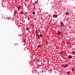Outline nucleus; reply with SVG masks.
<instances>
[{"label":"nucleus","instance_id":"nucleus-1","mask_svg":"<svg viewBox=\"0 0 75 75\" xmlns=\"http://www.w3.org/2000/svg\"><path fill=\"white\" fill-rule=\"evenodd\" d=\"M60 24L61 25H62V26H64V23H63V22H60Z\"/></svg>","mask_w":75,"mask_h":75},{"label":"nucleus","instance_id":"nucleus-2","mask_svg":"<svg viewBox=\"0 0 75 75\" xmlns=\"http://www.w3.org/2000/svg\"><path fill=\"white\" fill-rule=\"evenodd\" d=\"M53 17H57V15H55V14H54L53 15Z\"/></svg>","mask_w":75,"mask_h":75},{"label":"nucleus","instance_id":"nucleus-3","mask_svg":"<svg viewBox=\"0 0 75 75\" xmlns=\"http://www.w3.org/2000/svg\"><path fill=\"white\" fill-rule=\"evenodd\" d=\"M60 33H61V32H60V31L58 32L57 34V35H59V34H60Z\"/></svg>","mask_w":75,"mask_h":75},{"label":"nucleus","instance_id":"nucleus-4","mask_svg":"<svg viewBox=\"0 0 75 75\" xmlns=\"http://www.w3.org/2000/svg\"><path fill=\"white\" fill-rule=\"evenodd\" d=\"M38 36V38H40V35L38 34H36Z\"/></svg>","mask_w":75,"mask_h":75},{"label":"nucleus","instance_id":"nucleus-5","mask_svg":"<svg viewBox=\"0 0 75 75\" xmlns=\"http://www.w3.org/2000/svg\"><path fill=\"white\" fill-rule=\"evenodd\" d=\"M71 54H73V55H75V52H73Z\"/></svg>","mask_w":75,"mask_h":75},{"label":"nucleus","instance_id":"nucleus-6","mask_svg":"<svg viewBox=\"0 0 75 75\" xmlns=\"http://www.w3.org/2000/svg\"><path fill=\"white\" fill-rule=\"evenodd\" d=\"M64 66L65 67H68V65L67 64H65L64 65Z\"/></svg>","mask_w":75,"mask_h":75},{"label":"nucleus","instance_id":"nucleus-7","mask_svg":"<svg viewBox=\"0 0 75 75\" xmlns=\"http://www.w3.org/2000/svg\"><path fill=\"white\" fill-rule=\"evenodd\" d=\"M71 57H71V56L68 57V58H69V59H71Z\"/></svg>","mask_w":75,"mask_h":75},{"label":"nucleus","instance_id":"nucleus-8","mask_svg":"<svg viewBox=\"0 0 75 75\" xmlns=\"http://www.w3.org/2000/svg\"><path fill=\"white\" fill-rule=\"evenodd\" d=\"M67 74H68V75H69V74H70V72L69 71L67 72Z\"/></svg>","mask_w":75,"mask_h":75},{"label":"nucleus","instance_id":"nucleus-9","mask_svg":"<svg viewBox=\"0 0 75 75\" xmlns=\"http://www.w3.org/2000/svg\"><path fill=\"white\" fill-rule=\"evenodd\" d=\"M38 47H41V45H39L38 46Z\"/></svg>","mask_w":75,"mask_h":75},{"label":"nucleus","instance_id":"nucleus-10","mask_svg":"<svg viewBox=\"0 0 75 75\" xmlns=\"http://www.w3.org/2000/svg\"><path fill=\"white\" fill-rule=\"evenodd\" d=\"M67 43L69 44H70V42H69V41H68L67 42Z\"/></svg>","mask_w":75,"mask_h":75},{"label":"nucleus","instance_id":"nucleus-11","mask_svg":"<svg viewBox=\"0 0 75 75\" xmlns=\"http://www.w3.org/2000/svg\"><path fill=\"white\" fill-rule=\"evenodd\" d=\"M38 0L37 1H35V3H38Z\"/></svg>","mask_w":75,"mask_h":75},{"label":"nucleus","instance_id":"nucleus-12","mask_svg":"<svg viewBox=\"0 0 75 75\" xmlns=\"http://www.w3.org/2000/svg\"><path fill=\"white\" fill-rule=\"evenodd\" d=\"M40 37H42V34H41L40 35Z\"/></svg>","mask_w":75,"mask_h":75},{"label":"nucleus","instance_id":"nucleus-13","mask_svg":"<svg viewBox=\"0 0 75 75\" xmlns=\"http://www.w3.org/2000/svg\"><path fill=\"white\" fill-rule=\"evenodd\" d=\"M69 14V13L68 12H67L66 13V15H68Z\"/></svg>","mask_w":75,"mask_h":75},{"label":"nucleus","instance_id":"nucleus-14","mask_svg":"<svg viewBox=\"0 0 75 75\" xmlns=\"http://www.w3.org/2000/svg\"><path fill=\"white\" fill-rule=\"evenodd\" d=\"M32 13L33 14H35V12H32Z\"/></svg>","mask_w":75,"mask_h":75},{"label":"nucleus","instance_id":"nucleus-15","mask_svg":"<svg viewBox=\"0 0 75 75\" xmlns=\"http://www.w3.org/2000/svg\"><path fill=\"white\" fill-rule=\"evenodd\" d=\"M23 42H24L25 43V42H26V41H25V40H23Z\"/></svg>","mask_w":75,"mask_h":75},{"label":"nucleus","instance_id":"nucleus-16","mask_svg":"<svg viewBox=\"0 0 75 75\" xmlns=\"http://www.w3.org/2000/svg\"><path fill=\"white\" fill-rule=\"evenodd\" d=\"M24 14V13L23 12H21V14Z\"/></svg>","mask_w":75,"mask_h":75},{"label":"nucleus","instance_id":"nucleus-17","mask_svg":"<svg viewBox=\"0 0 75 75\" xmlns=\"http://www.w3.org/2000/svg\"><path fill=\"white\" fill-rule=\"evenodd\" d=\"M28 30H29L28 28H26V30L27 31H28Z\"/></svg>","mask_w":75,"mask_h":75},{"label":"nucleus","instance_id":"nucleus-18","mask_svg":"<svg viewBox=\"0 0 75 75\" xmlns=\"http://www.w3.org/2000/svg\"><path fill=\"white\" fill-rule=\"evenodd\" d=\"M16 11H15L14 12V14H16Z\"/></svg>","mask_w":75,"mask_h":75},{"label":"nucleus","instance_id":"nucleus-19","mask_svg":"<svg viewBox=\"0 0 75 75\" xmlns=\"http://www.w3.org/2000/svg\"><path fill=\"white\" fill-rule=\"evenodd\" d=\"M18 9H20V7H18Z\"/></svg>","mask_w":75,"mask_h":75},{"label":"nucleus","instance_id":"nucleus-20","mask_svg":"<svg viewBox=\"0 0 75 75\" xmlns=\"http://www.w3.org/2000/svg\"><path fill=\"white\" fill-rule=\"evenodd\" d=\"M61 54H62V51L60 52Z\"/></svg>","mask_w":75,"mask_h":75},{"label":"nucleus","instance_id":"nucleus-21","mask_svg":"<svg viewBox=\"0 0 75 75\" xmlns=\"http://www.w3.org/2000/svg\"><path fill=\"white\" fill-rule=\"evenodd\" d=\"M71 70L72 71H74V69H73V68H72V69H71Z\"/></svg>","mask_w":75,"mask_h":75},{"label":"nucleus","instance_id":"nucleus-22","mask_svg":"<svg viewBox=\"0 0 75 75\" xmlns=\"http://www.w3.org/2000/svg\"><path fill=\"white\" fill-rule=\"evenodd\" d=\"M35 33H37V32L36 31H35Z\"/></svg>","mask_w":75,"mask_h":75},{"label":"nucleus","instance_id":"nucleus-23","mask_svg":"<svg viewBox=\"0 0 75 75\" xmlns=\"http://www.w3.org/2000/svg\"><path fill=\"white\" fill-rule=\"evenodd\" d=\"M28 20H30V18H28Z\"/></svg>","mask_w":75,"mask_h":75},{"label":"nucleus","instance_id":"nucleus-24","mask_svg":"<svg viewBox=\"0 0 75 75\" xmlns=\"http://www.w3.org/2000/svg\"><path fill=\"white\" fill-rule=\"evenodd\" d=\"M62 67H64V65H63V66H62Z\"/></svg>","mask_w":75,"mask_h":75},{"label":"nucleus","instance_id":"nucleus-25","mask_svg":"<svg viewBox=\"0 0 75 75\" xmlns=\"http://www.w3.org/2000/svg\"><path fill=\"white\" fill-rule=\"evenodd\" d=\"M42 58H43V57H41V59H42Z\"/></svg>","mask_w":75,"mask_h":75}]
</instances>
